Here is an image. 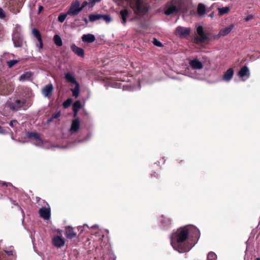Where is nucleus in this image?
Here are the masks:
<instances>
[{"label": "nucleus", "mask_w": 260, "mask_h": 260, "mask_svg": "<svg viewBox=\"0 0 260 260\" xmlns=\"http://www.w3.org/2000/svg\"><path fill=\"white\" fill-rule=\"evenodd\" d=\"M200 236L199 230L192 225L178 229L170 236L173 248L179 253L189 251L195 245Z\"/></svg>", "instance_id": "nucleus-1"}, {"label": "nucleus", "mask_w": 260, "mask_h": 260, "mask_svg": "<svg viewBox=\"0 0 260 260\" xmlns=\"http://www.w3.org/2000/svg\"><path fill=\"white\" fill-rule=\"evenodd\" d=\"M130 7L133 9L134 12L138 15H143L146 14L148 7L146 3L142 0H127Z\"/></svg>", "instance_id": "nucleus-2"}, {"label": "nucleus", "mask_w": 260, "mask_h": 260, "mask_svg": "<svg viewBox=\"0 0 260 260\" xmlns=\"http://www.w3.org/2000/svg\"><path fill=\"white\" fill-rule=\"evenodd\" d=\"M183 0H172L165 8V13L167 15H170L178 11L181 7Z\"/></svg>", "instance_id": "nucleus-3"}, {"label": "nucleus", "mask_w": 260, "mask_h": 260, "mask_svg": "<svg viewBox=\"0 0 260 260\" xmlns=\"http://www.w3.org/2000/svg\"><path fill=\"white\" fill-rule=\"evenodd\" d=\"M189 64L191 68L193 70H194L193 72L190 73V75H189V76L200 80L202 79V77H200L197 75V73L196 71L197 70L199 71L203 69V64L202 63V62L199 61L197 59H193L189 61Z\"/></svg>", "instance_id": "nucleus-4"}, {"label": "nucleus", "mask_w": 260, "mask_h": 260, "mask_svg": "<svg viewBox=\"0 0 260 260\" xmlns=\"http://www.w3.org/2000/svg\"><path fill=\"white\" fill-rule=\"evenodd\" d=\"M20 30L21 26L19 25H16L12 37L13 44L15 47H21L23 45V38L19 33Z\"/></svg>", "instance_id": "nucleus-5"}, {"label": "nucleus", "mask_w": 260, "mask_h": 260, "mask_svg": "<svg viewBox=\"0 0 260 260\" xmlns=\"http://www.w3.org/2000/svg\"><path fill=\"white\" fill-rule=\"evenodd\" d=\"M197 36L193 38V42L196 44L204 43L208 39V36L204 32L202 26L199 25L197 27Z\"/></svg>", "instance_id": "nucleus-6"}, {"label": "nucleus", "mask_w": 260, "mask_h": 260, "mask_svg": "<svg viewBox=\"0 0 260 260\" xmlns=\"http://www.w3.org/2000/svg\"><path fill=\"white\" fill-rule=\"evenodd\" d=\"M80 2L78 1L73 3L67 12V14L71 16L77 15L82 10V8L80 7Z\"/></svg>", "instance_id": "nucleus-7"}, {"label": "nucleus", "mask_w": 260, "mask_h": 260, "mask_svg": "<svg viewBox=\"0 0 260 260\" xmlns=\"http://www.w3.org/2000/svg\"><path fill=\"white\" fill-rule=\"evenodd\" d=\"M26 137L28 139H33L35 140L36 142L34 143V144L36 146H41L43 144L42 140L40 138L39 136L36 133H27L26 135Z\"/></svg>", "instance_id": "nucleus-8"}, {"label": "nucleus", "mask_w": 260, "mask_h": 260, "mask_svg": "<svg viewBox=\"0 0 260 260\" xmlns=\"http://www.w3.org/2000/svg\"><path fill=\"white\" fill-rule=\"evenodd\" d=\"M176 32L180 37L185 38L189 35L190 29L189 27L178 26L176 29Z\"/></svg>", "instance_id": "nucleus-9"}, {"label": "nucleus", "mask_w": 260, "mask_h": 260, "mask_svg": "<svg viewBox=\"0 0 260 260\" xmlns=\"http://www.w3.org/2000/svg\"><path fill=\"white\" fill-rule=\"evenodd\" d=\"M53 91V86L52 84L46 85L42 90V93L45 98H50Z\"/></svg>", "instance_id": "nucleus-10"}, {"label": "nucleus", "mask_w": 260, "mask_h": 260, "mask_svg": "<svg viewBox=\"0 0 260 260\" xmlns=\"http://www.w3.org/2000/svg\"><path fill=\"white\" fill-rule=\"evenodd\" d=\"M39 214L41 217L45 220H48L50 217L51 211L50 208H41L39 210Z\"/></svg>", "instance_id": "nucleus-11"}, {"label": "nucleus", "mask_w": 260, "mask_h": 260, "mask_svg": "<svg viewBox=\"0 0 260 260\" xmlns=\"http://www.w3.org/2000/svg\"><path fill=\"white\" fill-rule=\"evenodd\" d=\"M52 244L55 247L60 248L64 245L65 241L60 236H56L52 239Z\"/></svg>", "instance_id": "nucleus-12"}, {"label": "nucleus", "mask_w": 260, "mask_h": 260, "mask_svg": "<svg viewBox=\"0 0 260 260\" xmlns=\"http://www.w3.org/2000/svg\"><path fill=\"white\" fill-rule=\"evenodd\" d=\"M24 101H21L19 100H17L14 103H11L9 104L10 108L14 111H17L20 108H21L24 104Z\"/></svg>", "instance_id": "nucleus-13"}, {"label": "nucleus", "mask_w": 260, "mask_h": 260, "mask_svg": "<svg viewBox=\"0 0 260 260\" xmlns=\"http://www.w3.org/2000/svg\"><path fill=\"white\" fill-rule=\"evenodd\" d=\"M238 75L241 78H244L245 76L246 77V79H243V81L248 79L250 76V73L248 67L246 66L243 67L239 71Z\"/></svg>", "instance_id": "nucleus-14"}, {"label": "nucleus", "mask_w": 260, "mask_h": 260, "mask_svg": "<svg viewBox=\"0 0 260 260\" xmlns=\"http://www.w3.org/2000/svg\"><path fill=\"white\" fill-rule=\"evenodd\" d=\"M80 127V121L78 119H74L72 121L71 126L69 129L71 134L76 133Z\"/></svg>", "instance_id": "nucleus-15"}, {"label": "nucleus", "mask_w": 260, "mask_h": 260, "mask_svg": "<svg viewBox=\"0 0 260 260\" xmlns=\"http://www.w3.org/2000/svg\"><path fill=\"white\" fill-rule=\"evenodd\" d=\"M71 48L73 52L78 56L82 57L84 56V51L82 48L77 46L74 44L71 46Z\"/></svg>", "instance_id": "nucleus-16"}, {"label": "nucleus", "mask_w": 260, "mask_h": 260, "mask_svg": "<svg viewBox=\"0 0 260 260\" xmlns=\"http://www.w3.org/2000/svg\"><path fill=\"white\" fill-rule=\"evenodd\" d=\"M64 78L67 82L70 83L71 84H77L79 83L74 75L70 72L66 73L64 74Z\"/></svg>", "instance_id": "nucleus-17"}, {"label": "nucleus", "mask_w": 260, "mask_h": 260, "mask_svg": "<svg viewBox=\"0 0 260 260\" xmlns=\"http://www.w3.org/2000/svg\"><path fill=\"white\" fill-rule=\"evenodd\" d=\"M81 39L82 41L84 42L91 43L95 41V38L93 35L88 34L83 35L82 36Z\"/></svg>", "instance_id": "nucleus-18"}, {"label": "nucleus", "mask_w": 260, "mask_h": 260, "mask_svg": "<svg viewBox=\"0 0 260 260\" xmlns=\"http://www.w3.org/2000/svg\"><path fill=\"white\" fill-rule=\"evenodd\" d=\"M234 27L235 25L234 24H231L228 27L223 28L220 29L219 35L222 37L228 35Z\"/></svg>", "instance_id": "nucleus-19"}, {"label": "nucleus", "mask_w": 260, "mask_h": 260, "mask_svg": "<svg viewBox=\"0 0 260 260\" xmlns=\"http://www.w3.org/2000/svg\"><path fill=\"white\" fill-rule=\"evenodd\" d=\"M234 74V71L232 69L230 68L228 69L226 72L224 74L222 80L225 82H229L231 79L233 78Z\"/></svg>", "instance_id": "nucleus-20"}, {"label": "nucleus", "mask_w": 260, "mask_h": 260, "mask_svg": "<svg viewBox=\"0 0 260 260\" xmlns=\"http://www.w3.org/2000/svg\"><path fill=\"white\" fill-rule=\"evenodd\" d=\"M131 14L127 9H123L120 12V14L122 19V23L123 24L125 25L126 23L127 17Z\"/></svg>", "instance_id": "nucleus-21"}, {"label": "nucleus", "mask_w": 260, "mask_h": 260, "mask_svg": "<svg viewBox=\"0 0 260 260\" xmlns=\"http://www.w3.org/2000/svg\"><path fill=\"white\" fill-rule=\"evenodd\" d=\"M66 235L67 238L72 239L76 236V233L74 231L72 228L69 226L66 228Z\"/></svg>", "instance_id": "nucleus-22"}, {"label": "nucleus", "mask_w": 260, "mask_h": 260, "mask_svg": "<svg viewBox=\"0 0 260 260\" xmlns=\"http://www.w3.org/2000/svg\"><path fill=\"white\" fill-rule=\"evenodd\" d=\"M81 108V103L80 101H76L73 105V111L74 112V116H76L78 114L79 110Z\"/></svg>", "instance_id": "nucleus-23"}, {"label": "nucleus", "mask_w": 260, "mask_h": 260, "mask_svg": "<svg viewBox=\"0 0 260 260\" xmlns=\"http://www.w3.org/2000/svg\"><path fill=\"white\" fill-rule=\"evenodd\" d=\"M32 76V73L30 72H26L22 74L19 78L20 81H25L29 80Z\"/></svg>", "instance_id": "nucleus-24"}, {"label": "nucleus", "mask_w": 260, "mask_h": 260, "mask_svg": "<svg viewBox=\"0 0 260 260\" xmlns=\"http://www.w3.org/2000/svg\"><path fill=\"white\" fill-rule=\"evenodd\" d=\"M197 12L200 16H203L206 13V7L203 4L200 3L198 4Z\"/></svg>", "instance_id": "nucleus-25"}, {"label": "nucleus", "mask_w": 260, "mask_h": 260, "mask_svg": "<svg viewBox=\"0 0 260 260\" xmlns=\"http://www.w3.org/2000/svg\"><path fill=\"white\" fill-rule=\"evenodd\" d=\"M217 9L218 11L219 15L223 16L229 13L230 11V7L229 6L222 8L218 7Z\"/></svg>", "instance_id": "nucleus-26"}, {"label": "nucleus", "mask_w": 260, "mask_h": 260, "mask_svg": "<svg viewBox=\"0 0 260 260\" xmlns=\"http://www.w3.org/2000/svg\"><path fill=\"white\" fill-rule=\"evenodd\" d=\"M160 220L161 223L164 227H166L171 224V220L169 218L165 217L164 216H161L160 217Z\"/></svg>", "instance_id": "nucleus-27"}, {"label": "nucleus", "mask_w": 260, "mask_h": 260, "mask_svg": "<svg viewBox=\"0 0 260 260\" xmlns=\"http://www.w3.org/2000/svg\"><path fill=\"white\" fill-rule=\"evenodd\" d=\"M73 95L75 96V98H77L79 96V91H80V85L79 83L75 84V87L73 89H71Z\"/></svg>", "instance_id": "nucleus-28"}, {"label": "nucleus", "mask_w": 260, "mask_h": 260, "mask_svg": "<svg viewBox=\"0 0 260 260\" xmlns=\"http://www.w3.org/2000/svg\"><path fill=\"white\" fill-rule=\"evenodd\" d=\"M53 40L54 42V43L57 46H61L62 45V41L61 40V38L59 35H55L53 37Z\"/></svg>", "instance_id": "nucleus-29"}, {"label": "nucleus", "mask_w": 260, "mask_h": 260, "mask_svg": "<svg viewBox=\"0 0 260 260\" xmlns=\"http://www.w3.org/2000/svg\"><path fill=\"white\" fill-rule=\"evenodd\" d=\"M102 15L100 14H92L89 15V19L91 22H93L96 20L102 19Z\"/></svg>", "instance_id": "nucleus-30"}, {"label": "nucleus", "mask_w": 260, "mask_h": 260, "mask_svg": "<svg viewBox=\"0 0 260 260\" xmlns=\"http://www.w3.org/2000/svg\"><path fill=\"white\" fill-rule=\"evenodd\" d=\"M32 32L38 40H41V39H42L41 35L40 32L36 28H33L32 30Z\"/></svg>", "instance_id": "nucleus-31"}, {"label": "nucleus", "mask_w": 260, "mask_h": 260, "mask_svg": "<svg viewBox=\"0 0 260 260\" xmlns=\"http://www.w3.org/2000/svg\"><path fill=\"white\" fill-rule=\"evenodd\" d=\"M217 256L216 254L213 252H210L207 255V260H216Z\"/></svg>", "instance_id": "nucleus-32"}, {"label": "nucleus", "mask_w": 260, "mask_h": 260, "mask_svg": "<svg viewBox=\"0 0 260 260\" xmlns=\"http://www.w3.org/2000/svg\"><path fill=\"white\" fill-rule=\"evenodd\" d=\"M68 15H69L67 14V12L66 14H61L59 15L58 17V21H59L60 22H63Z\"/></svg>", "instance_id": "nucleus-33"}, {"label": "nucleus", "mask_w": 260, "mask_h": 260, "mask_svg": "<svg viewBox=\"0 0 260 260\" xmlns=\"http://www.w3.org/2000/svg\"><path fill=\"white\" fill-rule=\"evenodd\" d=\"M102 19L107 23H109L112 21V18L109 15H102Z\"/></svg>", "instance_id": "nucleus-34"}, {"label": "nucleus", "mask_w": 260, "mask_h": 260, "mask_svg": "<svg viewBox=\"0 0 260 260\" xmlns=\"http://www.w3.org/2000/svg\"><path fill=\"white\" fill-rule=\"evenodd\" d=\"M73 101L71 99H68L63 104V106L64 108H67L70 107Z\"/></svg>", "instance_id": "nucleus-35"}, {"label": "nucleus", "mask_w": 260, "mask_h": 260, "mask_svg": "<svg viewBox=\"0 0 260 260\" xmlns=\"http://www.w3.org/2000/svg\"><path fill=\"white\" fill-rule=\"evenodd\" d=\"M60 115H61V112L60 111H58L57 113H56L55 114H53L52 115L51 118L50 120H48V122L52 121L53 119H56V118L59 117L60 116Z\"/></svg>", "instance_id": "nucleus-36"}, {"label": "nucleus", "mask_w": 260, "mask_h": 260, "mask_svg": "<svg viewBox=\"0 0 260 260\" xmlns=\"http://www.w3.org/2000/svg\"><path fill=\"white\" fill-rule=\"evenodd\" d=\"M17 62H18V61L16 60H10L8 61V65L9 68H12Z\"/></svg>", "instance_id": "nucleus-37"}, {"label": "nucleus", "mask_w": 260, "mask_h": 260, "mask_svg": "<svg viewBox=\"0 0 260 260\" xmlns=\"http://www.w3.org/2000/svg\"><path fill=\"white\" fill-rule=\"evenodd\" d=\"M17 124L18 122L16 120H12L9 123L10 126L12 127H16Z\"/></svg>", "instance_id": "nucleus-38"}, {"label": "nucleus", "mask_w": 260, "mask_h": 260, "mask_svg": "<svg viewBox=\"0 0 260 260\" xmlns=\"http://www.w3.org/2000/svg\"><path fill=\"white\" fill-rule=\"evenodd\" d=\"M153 43L154 45H155L156 46H158V47L162 46L161 43L156 39H154L153 40Z\"/></svg>", "instance_id": "nucleus-39"}, {"label": "nucleus", "mask_w": 260, "mask_h": 260, "mask_svg": "<svg viewBox=\"0 0 260 260\" xmlns=\"http://www.w3.org/2000/svg\"><path fill=\"white\" fill-rule=\"evenodd\" d=\"M89 5L91 7H93L96 3H98L101 1V0H89Z\"/></svg>", "instance_id": "nucleus-40"}, {"label": "nucleus", "mask_w": 260, "mask_h": 260, "mask_svg": "<svg viewBox=\"0 0 260 260\" xmlns=\"http://www.w3.org/2000/svg\"><path fill=\"white\" fill-rule=\"evenodd\" d=\"M122 86H123V89L124 90H134L133 88H132L131 87H129L128 85H123Z\"/></svg>", "instance_id": "nucleus-41"}, {"label": "nucleus", "mask_w": 260, "mask_h": 260, "mask_svg": "<svg viewBox=\"0 0 260 260\" xmlns=\"http://www.w3.org/2000/svg\"><path fill=\"white\" fill-rule=\"evenodd\" d=\"M253 16L252 15H249L244 18V20L245 21H249L251 20Z\"/></svg>", "instance_id": "nucleus-42"}, {"label": "nucleus", "mask_w": 260, "mask_h": 260, "mask_svg": "<svg viewBox=\"0 0 260 260\" xmlns=\"http://www.w3.org/2000/svg\"><path fill=\"white\" fill-rule=\"evenodd\" d=\"M1 184L3 185H5L6 186H12V185L11 184V183H8V182H5V181H2L1 182Z\"/></svg>", "instance_id": "nucleus-43"}, {"label": "nucleus", "mask_w": 260, "mask_h": 260, "mask_svg": "<svg viewBox=\"0 0 260 260\" xmlns=\"http://www.w3.org/2000/svg\"><path fill=\"white\" fill-rule=\"evenodd\" d=\"M4 251L8 255H13V251L12 250H5Z\"/></svg>", "instance_id": "nucleus-44"}, {"label": "nucleus", "mask_w": 260, "mask_h": 260, "mask_svg": "<svg viewBox=\"0 0 260 260\" xmlns=\"http://www.w3.org/2000/svg\"><path fill=\"white\" fill-rule=\"evenodd\" d=\"M5 17V13L2 8H0V18H3Z\"/></svg>", "instance_id": "nucleus-45"}, {"label": "nucleus", "mask_w": 260, "mask_h": 260, "mask_svg": "<svg viewBox=\"0 0 260 260\" xmlns=\"http://www.w3.org/2000/svg\"><path fill=\"white\" fill-rule=\"evenodd\" d=\"M38 41L39 42V47L40 49H42L43 46V41H42V39H41V40H38Z\"/></svg>", "instance_id": "nucleus-46"}, {"label": "nucleus", "mask_w": 260, "mask_h": 260, "mask_svg": "<svg viewBox=\"0 0 260 260\" xmlns=\"http://www.w3.org/2000/svg\"><path fill=\"white\" fill-rule=\"evenodd\" d=\"M113 87H114V88H120V84H118L117 83H113Z\"/></svg>", "instance_id": "nucleus-47"}, {"label": "nucleus", "mask_w": 260, "mask_h": 260, "mask_svg": "<svg viewBox=\"0 0 260 260\" xmlns=\"http://www.w3.org/2000/svg\"><path fill=\"white\" fill-rule=\"evenodd\" d=\"M88 4H89V3H88L87 2H86V1L82 3V7H81V8H83V7H84L86 6Z\"/></svg>", "instance_id": "nucleus-48"}, {"label": "nucleus", "mask_w": 260, "mask_h": 260, "mask_svg": "<svg viewBox=\"0 0 260 260\" xmlns=\"http://www.w3.org/2000/svg\"><path fill=\"white\" fill-rule=\"evenodd\" d=\"M5 133V130L4 128L0 126V134H4Z\"/></svg>", "instance_id": "nucleus-49"}, {"label": "nucleus", "mask_w": 260, "mask_h": 260, "mask_svg": "<svg viewBox=\"0 0 260 260\" xmlns=\"http://www.w3.org/2000/svg\"><path fill=\"white\" fill-rule=\"evenodd\" d=\"M12 203L15 205V206H18V204L16 203V201L12 200V199H10Z\"/></svg>", "instance_id": "nucleus-50"}, {"label": "nucleus", "mask_w": 260, "mask_h": 260, "mask_svg": "<svg viewBox=\"0 0 260 260\" xmlns=\"http://www.w3.org/2000/svg\"><path fill=\"white\" fill-rule=\"evenodd\" d=\"M43 7L42 6H40L39 7V12L38 13L40 14L41 13V12L43 10Z\"/></svg>", "instance_id": "nucleus-51"}, {"label": "nucleus", "mask_w": 260, "mask_h": 260, "mask_svg": "<svg viewBox=\"0 0 260 260\" xmlns=\"http://www.w3.org/2000/svg\"><path fill=\"white\" fill-rule=\"evenodd\" d=\"M209 17H210V18H213V17H214V13H212L210 14L209 15Z\"/></svg>", "instance_id": "nucleus-52"}, {"label": "nucleus", "mask_w": 260, "mask_h": 260, "mask_svg": "<svg viewBox=\"0 0 260 260\" xmlns=\"http://www.w3.org/2000/svg\"><path fill=\"white\" fill-rule=\"evenodd\" d=\"M97 226H98V225H94L92 226L91 227V228H92V229L95 228H96Z\"/></svg>", "instance_id": "nucleus-53"}, {"label": "nucleus", "mask_w": 260, "mask_h": 260, "mask_svg": "<svg viewBox=\"0 0 260 260\" xmlns=\"http://www.w3.org/2000/svg\"><path fill=\"white\" fill-rule=\"evenodd\" d=\"M256 260H260V258L259 257H257L256 258Z\"/></svg>", "instance_id": "nucleus-54"}, {"label": "nucleus", "mask_w": 260, "mask_h": 260, "mask_svg": "<svg viewBox=\"0 0 260 260\" xmlns=\"http://www.w3.org/2000/svg\"><path fill=\"white\" fill-rule=\"evenodd\" d=\"M214 5H215V3L212 5V7H213Z\"/></svg>", "instance_id": "nucleus-55"}, {"label": "nucleus", "mask_w": 260, "mask_h": 260, "mask_svg": "<svg viewBox=\"0 0 260 260\" xmlns=\"http://www.w3.org/2000/svg\"><path fill=\"white\" fill-rule=\"evenodd\" d=\"M22 213H23V211L21 209Z\"/></svg>", "instance_id": "nucleus-56"}, {"label": "nucleus", "mask_w": 260, "mask_h": 260, "mask_svg": "<svg viewBox=\"0 0 260 260\" xmlns=\"http://www.w3.org/2000/svg\"><path fill=\"white\" fill-rule=\"evenodd\" d=\"M27 89L28 91H29V88H27Z\"/></svg>", "instance_id": "nucleus-57"}, {"label": "nucleus", "mask_w": 260, "mask_h": 260, "mask_svg": "<svg viewBox=\"0 0 260 260\" xmlns=\"http://www.w3.org/2000/svg\"><path fill=\"white\" fill-rule=\"evenodd\" d=\"M87 226L86 224H84V226Z\"/></svg>", "instance_id": "nucleus-58"}]
</instances>
